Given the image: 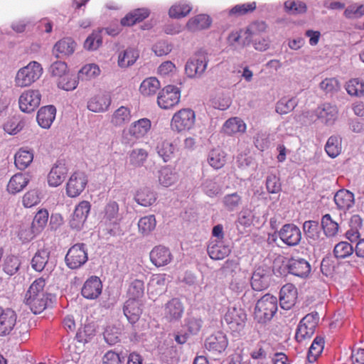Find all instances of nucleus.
<instances>
[{"label": "nucleus", "mask_w": 364, "mask_h": 364, "mask_svg": "<svg viewBox=\"0 0 364 364\" xmlns=\"http://www.w3.org/2000/svg\"><path fill=\"white\" fill-rule=\"evenodd\" d=\"M45 286L46 280L43 277L38 278L33 282L26 293L25 304L35 314L43 312L50 301V295L45 291Z\"/></svg>", "instance_id": "nucleus-1"}, {"label": "nucleus", "mask_w": 364, "mask_h": 364, "mask_svg": "<svg viewBox=\"0 0 364 364\" xmlns=\"http://www.w3.org/2000/svg\"><path fill=\"white\" fill-rule=\"evenodd\" d=\"M277 309V298L269 294H265L256 303L254 318L258 323H266L274 316Z\"/></svg>", "instance_id": "nucleus-2"}, {"label": "nucleus", "mask_w": 364, "mask_h": 364, "mask_svg": "<svg viewBox=\"0 0 364 364\" xmlns=\"http://www.w3.org/2000/svg\"><path fill=\"white\" fill-rule=\"evenodd\" d=\"M42 73L41 65L36 61H32L18 70L14 80L15 85L21 88L28 87L39 79Z\"/></svg>", "instance_id": "nucleus-3"}, {"label": "nucleus", "mask_w": 364, "mask_h": 364, "mask_svg": "<svg viewBox=\"0 0 364 364\" xmlns=\"http://www.w3.org/2000/svg\"><path fill=\"white\" fill-rule=\"evenodd\" d=\"M196 114L193 110L183 108L176 112L171 121V129L177 132L189 131L195 124Z\"/></svg>", "instance_id": "nucleus-4"}, {"label": "nucleus", "mask_w": 364, "mask_h": 364, "mask_svg": "<svg viewBox=\"0 0 364 364\" xmlns=\"http://www.w3.org/2000/svg\"><path fill=\"white\" fill-rule=\"evenodd\" d=\"M319 320L317 312H311L306 315L300 321L296 332L295 338L297 341L301 342L310 338L314 333Z\"/></svg>", "instance_id": "nucleus-5"}, {"label": "nucleus", "mask_w": 364, "mask_h": 364, "mask_svg": "<svg viewBox=\"0 0 364 364\" xmlns=\"http://www.w3.org/2000/svg\"><path fill=\"white\" fill-rule=\"evenodd\" d=\"M208 58L205 53H197L190 58L185 65V73L190 78L200 77L205 71Z\"/></svg>", "instance_id": "nucleus-6"}, {"label": "nucleus", "mask_w": 364, "mask_h": 364, "mask_svg": "<svg viewBox=\"0 0 364 364\" xmlns=\"http://www.w3.org/2000/svg\"><path fill=\"white\" fill-rule=\"evenodd\" d=\"M87 259V252L85 245L83 243H77L72 246L65 258L67 266L72 269L80 268Z\"/></svg>", "instance_id": "nucleus-7"}, {"label": "nucleus", "mask_w": 364, "mask_h": 364, "mask_svg": "<svg viewBox=\"0 0 364 364\" xmlns=\"http://www.w3.org/2000/svg\"><path fill=\"white\" fill-rule=\"evenodd\" d=\"M247 315L241 308H228L224 315V321L232 333L240 332L245 326Z\"/></svg>", "instance_id": "nucleus-8"}, {"label": "nucleus", "mask_w": 364, "mask_h": 364, "mask_svg": "<svg viewBox=\"0 0 364 364\" xmlns=\"http://www.w3.org/2000/svg\"><path fill=\"white\" fill-rule=\"evenodd\" d=\"M180 98L179 88L173 85H167L159 92L157 103L161 109H168L178 105Z\"/></svg>", "instance_id": "nucleus-9"}, {"label": "nucleus", "mask_w": 364, "mask_h": 364, "mask_svg": "<svg viewBox=\"0 0 364 364\" xmlns=\"http://www.w3.org/2000/svg\"><path fill=\"white\" fill-rule=\"evenodd\" d=\"M41 94L38 90L29 89L23 91L18 98V106L21 112L31 113L41 104Z\"/></svg>", "instance_id": "nucleus-10"}, {"label": "nucleus", "mask_w": 364, "mask_h": 364, "mask_svg": "<svg viewBox=\"0 0 364 364\" xmlns=\"http://www.w3.org/2000/svg\"><path fill=\"white\" fill-rule=\"evenodd\" d=\"M88 180L87 175L82 171L74 172L66 184V193L70 198H75L85 190Z\"/></svg>", "instance_id": "nucleus-11"}, {"label": "nucleus", "mask_w": 364, "mask_h": 364, "mask_svg": "<svg viewBox=\"0 0 364 364\" xmlns=\"http://www.w3.org/2000/svg\"><path fill=\"white\" fill-rule=\"evenodd\" d=\"M91 205L89 201L82 200L76 205L70 225L72 228L80 229L87 220L90 211Z\"/></svg>", "instance_id": "nucleus-12"}, {"label": "nucleus", "mask_w": 364, "mask_h": 364, "mask_svg": "<svg viewBox=\"0 0 364 364\" xmlns=\"http://www.w3.org/2000/svg\"><path fill=\"white\" fill-rule=\"evenodd\" d=\"M279 238L289 246H294L299 243L301 239L300 229L294 224L284 225L279 232Z\"/></svg>", "instance_id": "nucleus-13"}, {"label": "nucleus", "mask_w": 364, "mask_h": 364, "mask_svg": "<svg viewBox=\"0 0 364 364\" xmlns=\"http://www.w3.org/2000/svg\"><path fill=\"white\" fill-rule=\"evenodd\" d=\"M298 291L292 284L284 285L280 290L279 302L282 309L289 310L293 307L297 300Z\"/></svg>", "instance_id": "nucleus-14"}, {"label": "nucleus", "mask_w": 364, "mask_h": 364, "mask_svg": "<svg viewBox=\"0 0 364 364\" xmlns=\"http://www.w3.org/2000/svg\"><path fill=\"white\" fill-rule=\"evenodd\" d=\"M17 320L16 312L11 309H1L0 312V336H6L14 330Z\"/></svg>", "instance_id": "nucleus-15"}, {"label": "nucleus", "mask_w": 364, "mask_h": 364, "mask_svg": "<svg viewBox=\"0 0 364 364\" xmlns=\"http://www.w3.org/2000/svg\"><path fill=\"white\" fill-rule=\"evenodd\" d=\"M183 313V304L178 298H173L165 304L164 317L169 322L180 320L182 318Z\"/></svg>", "instance_id": "nucleus-16"}, {"label": "nucleus", "mask_w": 364, "mask_h": 364, "mask_svg": "<svg viewBox=\"0 0 364 364\" xmlns=\"http://www.w3.org/2000/svg\"><path fill=\"white\" fill-rule=\"evenodd\" d=\"M102 290V284L100 279L98 277L92 276L85 281L81 293L86 299H95L101 294Z\"/></svg>", "instance_id": "nucleus-17"}, {"label": "nucleus", "mask_w": 364, "mask_h": 364, "mask_svg": "<svg viewBox=\"0 0 364 364\" xmlns=\"http://www.w3.org/2000/svg\"><path fill=\"white\" fill-rule=\"evenodd\" d=\"M149 257L152 264L157 267L167 265L173 258L169 249L161 245L154 247L150 252Z\"/></svg>", "instance_id": "nucleus-18"}, {"label": "nucleus", "mask_w": 364, "mask_h": 364, "mask_svg": "<svg viewBox=\"0 0 364 364\" xmlns=\"http://www.w3.org/2000/svg\"><path fill=\"white\" fill-rule=\"evenodd\" d=\"M228 342L226 335L218 331L210 336L205 341V346L209 351L221 353L228 347Z\"/></svg>", "instance_id": "nucleus-19"}, {"label": "nucleus", "mask_w": 364, "mask_h": 364, "mask_svg": "<svg viewBox=\"0 0 364 364\" xmlns=\"http://www.w3.org/2000/svg\"><path fill=\"white\" fill-rule=\"evenodd\" d=\"M111 105V97L108 93L99 92L92 97L87 102V108L93 112H103Z\"/></svg>", "instance_id": "nucleus-20"}, {"label": "nucleus", "mask_w": 364, "mask_h": 364, "mask_svg": "<svg viewBox=\"0 0 364 364\" xmlns=\"http://www.w3.org/2000/svg\"><path fill=\"white\" fill-rule=\"evenodd\" d=\"M76 47V43L71 38H63L59 40L53 46V53L58 58L72 55Z\"/></svg>", "instance_id": "nucleus-21"}, {"label": "nucleus", "mask_w": 364, "mask_h": 364, "mask_svg": "<svg viewBox=\"0 0 364 364\" xmlns=\"http://www.w3.org/2000/svg\"><path fill=\"white\" fill-rule=\"evenodd\" d=\"M124 314L132 323H136L141 313V302L136 298H129L126 301L124 306Z\"/></svg>", "instance_id": "nucleus-22"}, {"label": "nucleus", "mask_w": 364, "mask_h": 364, "mask_svg": "<svg viewBox=\"0 0 364 364\" xmlns=\"http://www.w3.org/2000/svg\"><path fill=\"white\" fill-rule=\"evenodd\" d=\"M68 169L63 163L55 164L48 175V183L50 186L57 187L65 181Z\"/></svg>", "instance_id": "nucleus-23"}, {"label": "nucleus", "mask_w": 364, "mask_h": 364, "mask_svg": "<svg viewBox=\"0 0 364 364\" xmlns=\"http://www.w3.org/2000/svg\"><path fill=\"white\" fill-rule=\"evenodd\" d=\"M56 114V109L53 105L42 107L37 112L36 119L40 127L48 129L53 124Z\"/></svg>", "instance_id": "nucleus-24"}, {"label": "nucleus", "mask_w": 364, "mask_h": 364, "mask_svg": "<svg viewBox=\"0 0 364 364\" xmlns=\"http://www.w3.org/2000/svg\"><path fill=\"white\" fill-rule=\"evenodd\" d=\"M287 266L290 273L300 277H307L311 272L309 263L301 258H291Z\"/></svg>", "instance_id": "nucleus-25"}, {"label": "nucleus", "mask_w": 364, "mask_h": 364, "mask_svg": "<svg viewBox=\"0 0 364 364\" xmlns=\"http://www.w3.org/2000/svg\"><path fill=\"white\" fill-rule=\"evenodd\" d=\"M151 127V121L147 118H142L131 124L128 129V133L135 139H140L148 133Z\"/></svg>", "instance_id": "nucleus-26"}, {"label": "nucleus", "mask_w": 364, "mask_h": 364, "mask_svg": "<svg viewBox=\"0 0 364 364\" xmlns=\"http://www.w3.org/2000/svg\"><path fill=\"white\" fill-rule=\"evenodd\" d=\"M29 181L28 174L17 173L10 178L7 185V191L12 194L19 193L28 185Z\"/></svg>", "instance_id": "nucleus-27"}, {"label": "nucleus", "mask_w": 364, "mask_h": 364, "mask_svg": "<svg viewBox=\"0 0 364 364\" xmlns=\"http://www.w3.org/2000/svg\"><path fill=\"white\" fill-rule=\"evenodd\" d=\"M208 254L212 259H223L230 253V248L222 241H212L208 246Z\"/></svg>", "instance_id": "nucleus-28"}, {"label": "nucleus", "mask_w": 364, "mask_h": 364, "mask_svg": "<svg viewBox=\"0 0 364 364\" xmlns=\"http://www.w3.org/2000/svg\"><path fill=\"white\" fill-rule=\"evenodd\" d=\"M149 16V11L146 9H137L128 13L121 19L122 26H132L136 23L141 22Z\"/></svg>", "instance_id": "nucleus-29"}, {"label": "nucleus", "mask_w": 364, "mask_h": 364, "mask_svg": "<svg viewBox=\"0 0 364 364\" xmlns=\"http://www.w3.org/2000/svg\"><path fill=\"white\" fill-rule=\"evenodd\" d=\"M149 16V11L146 9H137L128 13L121 19L122 26H132L136 23L141 22Z\"/></svg>", "instance_id": "nucleus-30"}, {"label": "nucleus", "mask_w": 364, "mask_h": 364, "mask_svg": "<svg viewBox=\"0 0 364 364\" xmlns=\"http://www.w3.org/2000/svg\"><path fill=\"white\" fill-rule=\"evenodd\" d=\"M211 22L208 15L198 14L188 20L186 27L190 31L195 32L209 28Z\"/></svg>", "instance_id": "nucleus-31"}, {"label": "nucleus", "mask_w": 364, "mask_h": 364, "mask_svg": "<svg viewBox=\"0 0 364 364\" xmlns=\"http://www.w3.org/2000/svg\"><path fill=\"white\" fill-rule=\"evenodd\" d=\"M334 202L340 210L349 209L354 203V195L347 190H340L334 196Z\"/></svg>", "instance_id": "nucleus-32"}, {"label": "nucleus", "mask_w": 364, "mask_h": 364, "mask_svg": "<svg viewBox=\"0 0 364 364\" xmlns=\"http://www.w3.org/2000/svg\"><path fill=\"white\" fill-rule=\"evenodd\" d=\"M160 87V82L156 77H149L141 82L139 86V92L144 97H150L154 95Z\"/></svg>", "instance_id": "nucleus-33"}, {"label": "nucleus", "mask_w": 364, "mask_h": 364, "mask_svg": "<svg viewBox=\"0 0 364 364\" xmlns=\"http://www.w3.org/2000/svg\"><path fill=\"white\" fill-rule=\"evenodd\" d=\"M131 119L130 109L127 107L121 106L112 114L111 123L115 127H122L129 123Z\"/></svg>", "instance_id": "nucleus-34"}, {"label": "nucleus", "mask_w": 364, "mask_h": 364, "mask_svg": "<svg viewBox=\"0 0 364 364\" xmlns=\"http://www.w3.org/2000/svg\"><path fill=\"white\" fill-rule=\"evenodd\" d=\"M33 154L31 151L20 149L14 156V164L19 170L26 169L33 161Z\"/></svg>", "instance_id": "nucleus-35"}, {"label": "nucleus", "mask_w": 364, "mask_h": 364, "mask_svg": "<svg viewBox=\"0 0 364 364\" xmlns=\"http://www.w3.org/2000/svg\"><path fill=\"white\" fill-rule=\"evenodd\" d=\"M50 257V251L48 248H42L38 250L31 259L32 268L37 271L41 272L48 263Z\"/></svg>", "instance_id": "nucleus-36"}, {"label": "nucleus", "mask_w": 364, "mask_h": 364, "mask_svg": "<svg viewBox=\"0 0 364 364\" xmlns=\"http://www.w3.org/2000/svg\"><path fill=\"white\" fill-rule=\"evenodd\" d=\"M223 132L232 135L236 133H243L246 130V124L238 117L228 119L223 127Z\"/></svg>", "instance_id": "nucleus-37"}, {"label": "nucleus", "mask_w": 364, "mask_h": 364, "mask_svg": "<svg viewBox=\"0 0 364 364\" xmlns=\"http://www.w3.org/2000/svg\"><path fill=\"white\" fill-rule=\"evenodd\" d=\"M266 269L263 267L257 268L252 274V289L261 291L267 287Z\"/></svg>", "instance_id": "nucleus-38"}, {"label": "nucleus", "mask_w": 364, "mask_h": 364, "mask_svg": "<svg viewBox=\"0 0 364 364\" xmlns=\"http://www.w3.org/2000/svg\"><path fill=\"white\" fill-rule=\"evenodd\" d=\"M338 114V110L336 106L331 104H323L321 108L318 109V117L326 124L333 122Z\"/></svg>", "instance_id": "nucleus-39"}, {"label": "nucleus", "mask_w": 364, "mask_h": 364, "mask_svg": "<svg viewBox=\"0 0 364 364\" xmlns=\"http://www.w3.org/2000/svg\"><path fill=\"white\" fill-rule=\"evenodd\" d=\"M42 196L43 192L41 189H31L22 198L23 205L25 208H32L41 202Z\"/></svg>", "instance_id": "nucleus-40"}, {"label": "nucleus", "mask_w": 364, "mask_h": 364, "mask_svg": "<svg viewBox=\"0 0 364 364\" xmlns=\"http://www.w3.org/2000/svg\"><path fill=\"white\" fill-rule=\"evenodd\" d=\"M191 10L192 7L189 4L185 1H179L169 9L168 14L171 18H181L188 15Z\"/></svg>", "instance_id": "nucleus-41"}, {"label": "nucleus", "mask_w": 364, "mask_h": 364, "mask_svg": "<svg viewBox=\"0 0 364 364\" xmlns=\"http://www.w3.org/2000/svg\"><path fill=\"white\" fill-rule=\"evenodd\" d=\"M139 58V52L134 48H128L119 55L118 65L122 68H127L133 65Z\"/></svg>", "instance_id": "nucleus-42"}, {"label": "nucleus", "mask_w": 364, "mask_h": 364, "mask_svg": "<svg viewBox=\"0 0 364 364\" xmlns=\"http://www.w3.org/2000/svg\"><path fill=\"white\" fill-rule=\"evenodd\" d=\"M156 200V194L146 188L140 189L136 195V202L142 206H150L155 203Z\"/></svg>", "instance_id": "nucleus-43"}, {"label": "nucleus", "mask_w": 364, "mask_h": 364, "mask_svg": "<svg viewBox=\"0 0 364 364\" xmlns=\"http://www.w3.org/2000/svg\"><path fill=\"white\" fill-rule=\"evenodd\" d=\"M178 181V176L171 168L163 167L159 171V181L164 187H169Z\"/></svg>", "instance_id": "nucleus-44"}, {"label": "nucleus", "mask_w": 364, "mask_h": 364, "mask_svg": "<svg viewBox=\"0 0 364 364\" xmlns=\"http://www.w3.org/2000/svg\"><path fill=\"white\" fill-rule=\"evenodd\" d=\"M48 220V211L42 208L35 215L31 225L36 232L40 233L46 226Z\"/></svg>", "instance_id": "nucleus-45"}, {"label": "nucleus", "mask_w": 364, "mask_h": 364, "mask_svg": "<svg viewBox=\"0 0 364 364\" xmlns=\"http://www.w3.org/2000/svg\"><path fill=\"white\" fill-rule=\"evenodd\" d=\"M21 261L17 256L11 255H8L3 264L4 272L8 275H14L19 269Z\"/></svg>", "instance_id": "nucleus-46"}, {"label": "nucleus", "mask_w": 364, "mask_h": 364, "mask_svg": "<svg viewBox=\"0 0 364 364\" xmlns=\"http://www.w3.org/2000/svg\"><path fill=\"white\" fill-rule=\"evenodd\" d=\"M321 225L324 233L328 237L335 236L338 232V224L332 220L329 214H326L323 216Z\"/></svg>", "instance_id": "nucleus-47"}, {"label": "nucleus", "mask_w": 364, "mask_h": 364, "mask_svg": "<svg viewBox=\"0 0 364 364\" xmlns=\"http://www.w3.org/2000/svg\"><path fill=\"white\" fill-rule=\"evenodd\" d=\"M324 348V339L322 337L317 336L311 343L308 355L307 360H316L321 354Z\"/></svg>", "instance_id": "nucleus-48"}, {"label": "nucleus", "mask_w": 364, "mask_h": 364, "mask_svg": "<svg viewBox=\"0 0 364 364\" xmlns=\"http://www.w3.org/2000/svg\"><path fill=\"white\" fill-rule=\"evenodd\" d=\"M341 139L335 136L328 138L325 146V150L330 157L335 158L338 156L341 151Z\"/></svg>", "instance_id": "nucleus-49"}, {"label": "nucleus", "mask_w": 364, "mask_h": 364, "mask_svg": "<svg viewBox=\"0 0 364 364\" xmlns=\"http://www.w3.org/2000/svg\"><path fill=\"white\" fill-rule=\"evenodd\" d=\"M208 161L213 168L219 169L225 164V155L220 149H213L209 154Z\"/></svg>", "instance_id": "nucleus-50"}, {"label": "nucleus", "mask_w": 364, "mask_h": 364, "mask_svg": "<svg viewBox=\"0 0 364 364\" xmlns=\"http://www.w3.org/2000/svg\"><path fill=\"white\" fill-rule=\"evenodd\" d=\"M156 221L154 215L144 216L140 218L138 222L139 230L144 235H147L153 231L156 228Z\"/></svg>", "instance_id": "nucleus-51"}, {"label": "nucleus", "mask_w": 364, "mask_h": 364, "mask_svg": "<svg viewBox=\"0 0 364 364\" xmlns=\"http://www.w3.org/2000/svg\"><path fill=\"white\" fill-rule=\"evenodd\" d=\"M297 102L294 98H282L276 105V112L279 114H286L294 110Z\"/></svg>", "instance_id": "nucleus-52"}, {"label": "nucleus", "mask_w": 364, "mask_h": 364, "mask_svg": "<svg viewBox=\"0 0 364 364\" xmlns=\"http://www.w3.org/2000/svg\"><path fill=\"white\" fill-rule=\"evenodd\" d=\"M347 92L351 96L361 97L364 95V82L358 78L350 80L346 85Z\"/></svg>", "instance_id": "nucleus-53"}, {"label": "nucleus", "mask_w": 364, "mask_h": 364, "mask_svg": "<svg viewBox=\"0 0 364 364\" xmlns=\"http://www.w3.org/2000/svg\"><path fill=\"white\" fill-rule=\"evenodd\" d=\"M95 335V330L90 324L85 325L80 328L76 333L75 338L80 343L89 342Z\"/></svg>", "instance_id": "nucleus-54"}, {"label": "nucleus", "mask_w": 364, "mask_h": 364, "mask_svg": "<svg viewBox=\"0 0 364 364\" xmlns=\"http://www.w3.org/2000/svg\"><path fill=\"white\" fill-rule=\"evenodd\" d=\"M148 152L144 149H133L129 154L130 164L135 167L141 166L146 161Z\"/></svg>", "instance_id": "nucleus-55"}, {"label": "nucleus", "mask_w": 364, "mask_h": 364, "mask_svg": "<svg viewBox=\"0 0 364 364\" xmlns=\"http://www.w3.org/2000/svg\"><path fill=\"white\" fill-rule=\"evenodd\" d=\"M122 329L115 326H108L104 332L105 341L109 345H114L120 341Z\"/></svg>", "instance_id": "nucleus-56"}, {"label": "nucleus", "mask_w": 364, "mask_h": 364, "mask_svg": "<svg viewBox=\"0 0 364 364\" xmlns=\"http://www.w3.org/2000/svg\"><path fill=\"white\" fill-rule=\"evenodd\" d=\"M157 153L163 159L164 161H169L173 154L174 148L168 141H161L156 146Z\"/></svg>", "instance_id": "nucleus-57"}, {"label": "nucleus", "mask_w": 364, "mask_h": 364, "mask_svg": "<svg viewBox=\"0 0 364 364\" xmlns=\"http://www.w3.org/2000/svg\"><path fill=\"white\" fill-rule=\"evenodd\" d=\"M284 8L286 11L291 14H304L307 10V6L304 2L294 0L285 1Z\"/></svg>", "instance_id": "nucleus-58"}, {"label": "nucleus", "mask_w": 364, "mask_h": 364, "mask_svg": "<svg viewBox=\"0 0 364 364\" xmlns=\"http://www.w3.org/2000/svg\"><path fill=\"white\" fill-rule=\"evenodd\" d=\"M78 84L76 77L70 73L58 80V87L66 91L75 90Z\"/></svg>", "instance_id": "nucleus-59"}, {"label": "nucleus", "mask_w": 364, "mask_h": 364, "mask_svg": "<svg viewBox=\"0 0 364 364\" xmlns=\"http://www.w3.org/2000/svg\"><path fill=\"white\" fill-rule=\"evenodd\" d=\"M49 72L58 80L69 73L67 64L63 61H55L52 63L49 68Z\"/></svg>", "instance_id": "nucleus-60"}, {"label": "nucleus", "mask_w": 364, "mask_h": 364, "mask_svg": "<svg viewBox=\"0 0 364 364\" xmlns=\"http://www.w3.org/2000/svg\"><path fill=\"white\" fill-rule=\"evenodd\" d=\"M353 252V248L348 242H341L338 243L333 250L335 257L340 259H343L350 256Z\"/></svg>", "instance_id": "nucleus-61"}, {"label": "nucleus", "mask_w": 364, "mask_h": 364, "mask_svg": "<svg viewBox=\"0 0 364 364\" xmlns=\"http://www.w3.org/2000/svg\"><path fill=\"white\" fill-rule=\"evenodd\" d=\"M38 234L39 233L35 231L32 225L29 226L28 225H22L20 226L18 232V237L22 242H28L33 240Z\"/></svg>", "instance_id": "nucleus-62"}, {"label": "nucleus", "mask_w": 364, "mask_h": 364, "mask_svg": "<svg viewBox=\"0 0 364 364\" xmlns=\"http://www.w3.org/2000/svg\"><path fill=\"white\" fill-rule=\"evenodd\" d=\"M304 232L306 236L312 240H316L318 237V223L313 220L306 221L303 225Z\"/></svg>", "instance_id": "nucleus-63"}, {"label": "nucleus", "mask_w": 364, "mask_h": 364, "mask_svg": "<svg viewBox=\"0 0 364 364\" xmlns=\"http://www.w3.org/2000/svg\"><path fill=\"white\" fill-rule=\"evenodd\" d=\"M266 186L269 193H277L282 190L280 179L275 174H269L266 180Z\"/></svg>", "instance_id": "nucleus-64"}]
</instances>
